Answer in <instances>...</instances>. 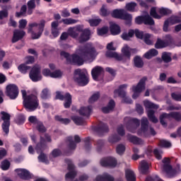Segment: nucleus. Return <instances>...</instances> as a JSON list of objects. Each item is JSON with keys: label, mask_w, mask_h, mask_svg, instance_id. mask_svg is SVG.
Instances as JSON below:
<instances>
[{"label": "nucleus", "mask_w": 181, "mask_h": 181, "mask_svg": "<svg viewBox=\"0 0 181 181\" xmlns=\"http://www.w3.org/2000/svg\"><path fill=\"white\" fill-rule=\"evenodd\" d=\"M36 129L38 131V132H40V134H45V132L47 131L46 127H45V124H43V122L40 121L39 123H37Z\"/></svg>", "instance_id": "3c124183"}, {"label": "nucleus", "mask_w": 181, "mask_h": 181, "mask_svg": "<svg viewBox=\"0 0 181 181\" xmlns=\"http://www.w3.org/2000/svg\"><path fill=\"white\" fill-rule=\"evenodd\" d=\"M115 108V101H114V100L112 99L109 101L107 106L102 107V112H103V114H110L111 111H114Z\"/></svg>", "instance_id": "bb28decb"}, {"label": "nucleus", "mask_w": 181, "mask_h": 181, "mask_svg": "<svg viewBox=\"0 0 181 181\" xmlns=\"http://www.w3.org/2000/svg\"><path fill=\"white\" fill-rule=\"evenodd\" d=\"M15 172L17 173L18 177L22 180H30L32 179L30 172L25 168H16Z\"/></svg>", "instance_id": "aec40b11"}, {"label": "nucleus", "mask_w": 181, "mask_h": 181, "mask_svg": "<svg viewBox=\"0 0 181 181\" xmlns=\"http://www.w3.org/2000/svg\"><path fill=\"white\" fill-rule=\"evenodd\" d=\"M139 125H141V120L136 118H132L128 121L127 128L129 131V132L135 134L136 128H138Z\"/></svg>", "instance_id": "6ab92c4d"}, {"label": "nucleus", "mask_w": 181, "mask_h": 181, "mask_svg": "<svg viewBox=\"0 0 181 181\" xmlns=\"http://www.w3.org/2000/svg\"><path fill=\"white\" fill-rule=\"evenodd\" d=\"M26 121V117L23 114L18 115L16 119L15 122L17 125H23V123Z\"/></svg>", "instance_id": "37998d69"}, {"label": "nucleus", "mask_w": 181, "mask_h": 181, "mask_svg": "<svg viewBox=\"0 0 181 181\" xmlns=\"http://www.w3.org/2000/svg\"><path fill=\"white\" fill-rule=\"evenodd\" d=\"M110 32L112 36H118L121 34V26L115 23H112L110 25Z\"/></svg>", "instance_id": "393cba45"}, {"label": "nucleus", "mask_w": 181, "mask_h": 181, "mask_svg": "<svg viewBox=\"0 0 181 181\" xmlns=\"http://www.w3.org/2000/svg\"><path fill=\"white\" fill-rule=\"evenodd\" d=\"M165 47H167L165 41L160 38H158L155 43V48L156 49H165Z\"/></svg>", "instance_id": "a18cd8bd"}, {"label": "nucleus", "mask_w": 181, "mask_h": 181, "mask_svg": "<svg viewBox=\"0 0 181 181\" xmlns=\"http://www.w3.org/2000/svg\"><path fill=\"white\" fill-rule=\"evenodd\" d=\"M40 97L42 100H49L50 98V93L49 92V89L45 88L42 90Z\"/></svg>", "instance_id": "09e8293b"}, {"label": "nucleus", "mask_w": 181, "mask_h": 181, "mask_svg": "<svg viewBox=\"0 0 181 181\" xmlns=\"http://www.w3.org/2000/svg\"><path fill=\"white\" fill-rule=\"evenodd\" d=\"M62 22H63L64 25H74V23L77 22V21L71 18H63L62 20Z\"/></svg>", "instance_id": "0e129e2a"}, {"label": "nucleus", "mask_w": 181, "mask_h": 181, "mask_svg": "<svg viewBox=\"0 0 181 181\" xmlns=\"http://www.w3.org/2000/svg\"><path fill=\"white\" fill-rule=\"evenodd\" d=\"M78 54H72L69 64L83 66L84 62H88V60H91V59H94L97 56V49H95V47L93 44L87 43L79 47Z\"/></svg>", "instance_id": "f257e3e1"}, {"label": "nucleus", "mask_w": 181, "mask_h": 181, "mask_svg": "<svg viewBox=\"0 0 181 181\" xmlns=\"http://www.w3.org/2000/svg\"><path fill=\"white\" fill-rule=\"evenodd\" d=\"M158 50L155 49H151L144 54V57L149 60L152 59V57H155V56H158Z\"/></svg>", "instance_id": "4c0bfd02"}, {"label": "nucleus", "mask_w": 181, "mask_h": 181, "mask_svg": "<svg viewBox=\"0 0 181 181\" xmlns=\"http://www.w3.org/2000/svg\"><path fill=\"white\" fill-rule=\"evenodd\" d=\"M117 164V159L114 157H106L100 160V165L103 168H115Z\"/></svg>", "instance_id": "a211bd4d"}, {"label": "nucleus", "mask_w": 181, "mask_h": 181, "mask_svg": "<svg viewBox=\"0 0 181 181\" xmlns=\"http://www.w3.org/2000/svg\"><path fill=\"white\" fill-rule=\"evenodd\" d=\"M161 59L163 63H170L172 62V53L163 52L161 55Z\"/></svg>", "instance_id": "58836bf2"}, {"label": "nucleus", "mask_w": 181, "mask_h": 181, "mask_svg": "<svg viewBox=\"0 0 181 181\" xmlns=\"http://www.w3.org/2000/svg\"><path fill=\"white\" fill-rule=\"evenodd\" d=\"M111 15L115 19L125 21L124 25H127V26H131L132 25V14L127 12L124 8H116L112 11Z\"/></svg>", "instance_id": "39448f33"}, {"label": "nucleus", "mask_w": 181, "mask_h": 181, "mask_svg": "<svg viewBox=\"0 0 181 181\" xmlns=\"http://www.w3.org/2000/svg\"><path fill=\"white\" fill-rule=\"evenodd\" d=\"M127 139L134 145H142L144 144V140L142 139L139 138L136 136H132L131 134L127 135Z\"/></svg>", "instance_id": "7c9ffc66"}, {"label": "nucleus", "mask_w": 181, "mask_h": 181, "mask_svg": "<svg viewBox=\"0 0 181 181\" xmlns=\"http://www.w3.org/2000/svg\"><path fill=\"white\" fill-rule=\"evenodd\" d=\"M170 118V113H163L160 115L159 119H160V124L163 127H168V123L166 122L165 119H169Z\"/></svg>", "instance_id": "e433bc0d"}, {"label": "nucleus", "mask_w": 181, "mask_h": 181, "mask_svg": "<svg viewBox=\"0 0 181 181\" xmlns=\"http://www.w3.org/2000/svg\"><path fill=\"white\" fill-rule=\"evenodd\" d=\"M160 146H161V148H170L172 143L168 140L163 139L160 141Z\"/></svg>", "instance_id": "e2e57ef3"}, {"label": "nucleus", "mask_w": 181, "mask_h": 181, "mask_svg": "<svg viewBox=\"0 0 181 181\" xmlns=\"http://www.w3.org/2000/svg\"><path fill=\"white\" fill-rule=\"evenodd\" d=\"M93 129L100 136L101 135H104V134H107V132H110L108 124L103 122H100L97 127H95Z\"/></svg>", "instance_id": "4be33fe9"}, {"label": "nucleus", "mask_w": 181, "mask_h": 181, "mask_svg": "<svg viewBox=\"0 0 181 181\" xmlns=\"http://www.w3.org/2000/svg\"><path fill=\"white\" fill-rule=\"evenodd\" d=\"M26 33L22 30L16 29L13 31V37L11 40L12 43H16L19 40H22V38L25 37Z\"/></svg>", "instance_id": "5701e85b"}, {"label": "nucleus", "mask_w": 181, "mask_h": 181, "mask_svg": "<svg viewBox=\"0 0 181 181\" xmlns=\"http://www.w3.org/2000/svg\"><path fill=\"white\" fill-rule=\"evenodd\" d=\"M0 115H1V119L4 121L1 124L2 130L6 135H8L11 127V115L5 111H1Z\"/></svg>", "instance_id": "9b49d317"}, {"label": "nucleus", "mask_w": 181, "mask_h": 181, "mask_svg": "<svg viewBox=\"0 0 181 181\" xmlns=\"http://www.w3.org/2000/svg\"><path fill=\"white\" fill-rule=\"evenodd\" d=\"M128 85L122 84L119 86L118 89L115 90V94H118L119 97L121 98H125L127 96V92L124 90V88H127Z\"/></svg>", "instance_id": "c85d7f7f"}, {"label": "nucleus", "mask_w": 181, "mask_h": 181, "mask_svg": "<svg viewBox=\"0 0 181 181\" xmlns=\"http://www.w3.org/2000/svg\"><path fill=\"white\" fill-rule=\"evenodd\" d=\"M125 177L127 181H136V175L132 170L127 169L125 170Z\"/></svg>", "instance_id": "72a5a7b5"}, {"label": "nucleus", "mask_w": 181, "mask_h": 181, "mask_svg": "<svg viewBox=\"0 0 181 181\" xmlns=\"http://www.w3.org/2000/svg\"><path fill=\"white\" fill-rule=\"evenodd\" d=\"M26 11H28V6H26V5H23L21 8L20 12L16 13V18H21L23 15H25V13H26Z\"/></svg>", "instance_id": "4d7b16f0"}, {"label": "nucleus", "mask_w": 181, "mask_h": 181, "mask_svg": "<svg viewBox=\"0 0 181 181\" xmlns=\"http://www.w3.org/2000/svg\"><path fill=\"white\" fill-rule=\"evenodd\" d=\"M91 111H93V107L89 105L88 107H81L78 110V112L80 115H82L83 117H90Z\"/></svg>", "instance_id": "c756f323"}, {"label": "nucleus", "mask_w": 181, "mask_h": 181, "mask_svg": "<svg viewBox=\"0 0 181 181\" xmlns=\"http://www.w3.org/2000/svg\"><path fill=\"white\" fill-rule=\"evenodd\" d=\"M170 118H173L177 122H180L181 121V112H170Z\"/></svg>", "instance_id": "49530a36"}, {"label": "nucleus", "mask_w": 181, "mask_h": 181, "mask_svg": "<svg viewBox=\"0 0 181 181\" xmlns=\"http://www.w3.org/2000/svg\"><path fill=\"white\" fill-rule=\"evenodd\" d=\"M67 142H69L68 144V148L70 149V151H74L76 148H77L76 144H80L81 142V139L80 138L79 135H75L74 136V141L73 140V136H69L66 139Z\"/></svg>", "instance_id": "412c9836"}, {"label": "nucleus", "mask_w": 181, "mask_h": 181, "mask_svg": "<svg viewBox=\"0 0 181 181\" xmlns=\"http://www.w3.org/2000/svg\"><path fill=\"white\" fill-rule=\"evenodd\" d=\"M181 19L180 16H172L169 18L165 21L163 27V32H168L169 30V23L170 25H176L177 23H180Z\"/></svg>", "instance_id": "f3484780"}, {"label": "nucleus", "mask_w": 181, "mask_h": 181, "mask_svg": "<svg viewBox=\"0 0 181 181\" xmlns=\"http://www.w3.org/2000/svg\"><path fill=\"white\" fill-rule=\"evenodd\" d=\"M72 99L73 98L71 96V94H70V93H66L64 95H63L60 91L56 92L55 100H60V101H64V100H65L64 103V108H70V107H71V104L73 103Z\"/></svg>", "instance_id": "9d476101"}, {"label": "nucleus", "mask_w": 181, "mask_h": 181, "mask_svg": "<svg viewBox=\"0 0 181 181\" xmlns=\"http://www.w3.org/2000/svg\"><path fill=\"white\" fill-rule=\"evenodd\" d=\"M71 119L72 121H74L76 125H84V124H86V120L84 119V118L80 116H73L71 117Z\"/></svg>", "instance_id": "a19ab883"}, {"label": "nucleus", "mask_w": 181, "mask_h": 181, "mask_svg": "<svg viewBox=\"0 0 181 181\" xmlns=\"http://www.w3.org/2000/svg\"><path fill=\"white\" fill-rule=\"evenodd\" d=\"M139 136H144L148 138L150 135L155 136L156 132L152 127H149V121L146 117H142L141 119V127L137 131Z\"/></svg>", "instance_id": "20e7f679"}, {"label": "nucleus", "mask_w": 181, "mask_h": 181, "mask_svg": "<svg viewBox=\"0 0 181 181\" xmlns=\"http://www.w3.org/2000/svg\"><path fill=\"white\" fill-rule=\"evenodd\" d=\"M105 142L104 140H98L95 143V145L96 146V149L98 152H101V149H103V147L104 146Z\"/></svg>", "instance_id": "bf43d9fd"}, {"label": "nucleus", "mask_w": 181, "mask_h": 181, "mask_svg": "<svg viewBox=\"0 0 181 181\" xmlns=\"http://www.w3.org/2000/svg\"><path fill=\"white\" fill-rule=\"evenodd\" d=\"M144 107L146 108H148L149 110H151L152 108L154 110H158V105L150 102L149 100H144Z\"/></svg>", "instance_id": "5fc2aeb1"}, {"label": "nucleus", "mask_w": 181, "mask_h": 181, "mask_svg": "<svg viewBox=\"0 0 181 181\" xmlns=\"http://www.w3.org/2000/svg\"><path fill=\"white\" fill-rule=\"evenodd\" d=\"M135 8H136V3L135 2L127 3L125 6V9L129 12H135Z\"/></svg>", "instance_id": "8fccbe9b"}, {"label": "nucleus", "mask_w": 181, "mask_h": 181, "mask_svg": "<svg viewBox=\"0 0 181 181\" xmlns=\"http://www.w3.org/2000/svg\"><path fill=\"white\" fill-rule=\"evenodd\" d=\"M144 25H148V26L155 25V21L149 14L144 15Z\"/></svg>", "instance_id": "c03bdc74"}, {"label": "nucleus", "mask_w": 181, "mask_h": 181, "mask_svg": "<svg viewBox=\"0 0 181 181\" xmlns=\"http://www.w3.org/2000/svg\"><path fill=\"white\" fill-rule=\"evenodd\" d=\"M131 52L135 54L136 53H138V49H136V48L129 49V47L127 45L122 49V54H119L117 52H112L111 51H107L105 56L110 59H115L117 62H123L125 63L127 60H131Z\"/></svg>", "instance_id": "f03ea898"}, {"label": "nucleus", "mask_w": 181, "mask_h": 181, "mask_svg": "<svg viewBox=\"0 0 181 181\" xmlns=\"http://www.w3.org/2000/svg\"><path fill=\"white\" fill-rule=\"evenodd\" d=\"M6 95L10 98V100H16L18 95H19V88L16 84H8L6 87Z\"/></svg>", "instance_id": "f8f14e48"}, {"label": "nucleus", "mask_w": 181, "mask_h": 181, "mask_svg": "<svg viewBox=\"0 0 181 181\" xmlns=\"http://www.w3.org/2000/svg\"><path fill=\"white\" fill-rule=\"evenodd\" d=\"M144 21H145V16H139L135 18V23L136 25H142L143 23L144 24Z\"/></svg>", "instance_id": "774afa93"}, {"label": "nucleus", "mask_w": 181, "mask_h": 181, "mask_svg": "<svg viewBox=\"0 0 181 181\" xmlns=\"http://www.w3.org/2000/svg\"><path fill=\"white\" fill-rule=\"evenodd\" d=\"M65 163L68 165V170H69V172L66 173L65 175V180H73L76 177V176H77V172L74 170L76 167L74 166V164L73 163V161L71 159L66 158Z\"/></svg>", "instance_id": "4468645a"}, {"label": "nucleus", "mask_w": 181, "mask_h": 181, "mask_svg": "<svg viewBox=\"0 0 181 181\" xmlns=\"http://www.w3.org/2000/svg\"><path fill=\"white\" fill-rule=\"evenodd\" d=\"M143 39L146 45H148V46H151V45H152V40H151V34L149 33L144 34V37Z\"/></svg>", "instance_id": "338daca9"}, {"label": "nucleus", "mask_w": 181, "mask_h": 181, "mask_svg": "<svg viewBox=\"0 0 181 181\" xmlns=\"http://www.w3.org/2000/svg\"><path fill=\"white\" fill-rule=\"evenodd\" d=\"M31 67L28 66L27 64H21L18 66V71H20V73H21V74H26V73H28V71H29V70H30Z\"/></svg>", "instance_id": "ea45409f"}, {"label": "nucleus", "mask_w": 181, "mask_h": 181, "mask_svg": "<svg viewBox=\"0 0 181 181\" xmlns=\"http://www.w3.org/2000/svg\"><path fill=\"white\" fill-rule=\"evenodd\" d=\"M103 73H104V69H103L101 66H97L92 69L91 76L93 80H98V77H100Z\"/></svg>", "instance_id": "a878e982"}, {"label": "nucleus", "mask_w": 181, "mask_h": 181, "mask_svg": "<svg viewBox=\"0 0 181 181\" xmlns=\"http://www.w3.org/2000/svg\"><path fill=\"white\" fill-rule=\"evenodd\" d=\"M46 148H47L46 140H45V138L41 136L40 142L36 145V147H35L37 153H40V152H43V151H45Z\"/></svg>", "instance_id": "cd10ccee"}, {"label": "nucleus", "mask_w": 181, "mask_h": 181, "mask_svg": "<svg viewBox=\"0 0 181 181\" xmlns=\"http://www.w3.org/2000/svg\"><path fill=\"white\" fill-rule=\"evenodd\" d=\"M74 81L79 86V87H86L90 83L88 73L86 70L77 69L74 71Z\"/></svg>", "instance_id": "423d86ee"}, {"label": "nucleus", "mask_w": 181, "mask_h": 181, "mask_svg": "<svg viewBox=\"0 0 181 181\" xmlns=\"http://www.w3.org/2000/svg\"><path fill=\"white\" fill-rule=\"evenodd\" d=\"M159 14L156 12V7H152L150 10V15L154 19H162V16H166L172 13V11L169 8H161L158 11Z\"/></svg>", "instance_id": "ddd939ff"}, {"label": "nucleus", "mask_w": 181, "mask_h": 181, "mask_svg": "<svg viewBox=\"0 0 181 181\" xmlns=\"http://www.w3.org/2000/svg\"><path fill=\"white\" fill-rule=\"evenodd\" d=\"M144 60H142V58L138 55L134 57V67H136L137 69H142L144 67Z\"/></svg>", "instance_id": "c9c22d12"}, {"label": "nucleus", "mask_w": 181, "mask_h": 181, "mask_svg": "<svg viewBox=\"0 0 181 181\" xmlns=\"http://www.w3.org/2000/svg\"><path fill=\"white\" fill-rule=\"evenodd\" d=\"M100 97V92H95L88 99L89 104H94L95 101H98Z\"/></svg>", "instance_id": "de8ad7c7"}, {"label": "nucleus", "mask_w": 181, "mask_h": 181, "mask_svg": "<svg viewBox=\"0 0 181 181\" xmlns=\"http://www.w3.org/2000/svg\"><path fill=\"white\" fill-rule=\"evenodd\" d=\"M164 42L167 47L168 46H172V45L175 43V41L173 40V37H172V35H165Z\"/></svg>", "instance_id": "603ef678"}, {"label": "nucleus", "mask_w": 181, "mask_h": 181, "mask_svg": "<svg viewBox=\"0 0 181 181\" xmlns=\"http://www.w3.org/2000/svg\"><path fill=\"white\" fill-rule=\"evenodd\" d=\"M45 26H46V21L45 20H41L40 23H31L28 24V33L31 34L33 40L40 39L45 30Z\"/></svg>", "instance_id": "7ed1b4c3"}, {"label": "nucleus", "mask_w": 181, "mask_h": 181, "mask_svg": "<svg viewBox=\"0 0 181 181\" xmlns=\"http://www.w3.org/2000/svg\"><path fill=\"white\" fill-rule=\"evenodd\" d=\"M29 78L33 83H37L42 80V74L40 66H34L30 71Z\"/></svg>", "instance_id": "2eb2a0df"}, {"label": "nucleus", "mask_w": 181, "mask_h": 181, "mask_svg": "<svg viewBox=\"0 0 181 181\" xmlns=\"http://www.w3.org/2000/svg\"><path fill=\"white\" fill-rule=\"evenodd\" d=\"M146 80H148V78L143 77L136 86H133L134 94L132 98L134 100H136V98L139 97V93H142V90H145V83L146 82Z\"/></svg>", "instance_id": "dca6fc26"}, {"label": "nucleus", "mask_w": 181, "mask_h": 181, "mask_svg": "<svg viewBox=\"0 0 181 181\" xmlns=\"http://www.w3.org/2000/svg\"><path fill=\"white\" fill-rule=\"evenodd\" d=\"M140 173L141 175H148L149 173V164L146 160L141 161Z\"/></svg>", "instance_id": "473e14b6"}, {"label": "nucleus", "mask_w": 181, "mask_h": 181, "mask_svg": "<svg viewBox=\"0 0 181 181\" xmlns=\"http://www.w3.org/2000/svg\"><path fill=\"white\" fill-rule=\"evenodd\" d=\"M88 22L90 26H98L101 23V18H92Z\"/></svg>", "instance_id": "680f3d73"}, {"label": "nucleus", "mask_w": 181, "mask_h": 181, "mask_svg": "<svg viewBox=\"0 0 181 181\" xmlns=\"http://www.w3.org/2000/svg\"><path fill=\"white\" fill-rule=\"evenodd\" d=\"M91 35V30L88 28H86L82 30V33L79 37V43H84L90 40V36Z\"/></svg>", "instance_id": "b1692460"}, {"label": "nucleus", "mask_w": 181, "mask_h": 181, "mask_svg": "<svg viewBox=\"0 0 181 181\" xmlns=\"http://www.w3.org/2000/svg\"><path fill=\"white\" fill-rule=\"evenodd\" d=\"M134 36H136L137 39H140L141 40H144V37L145 36V34L144 33V31L140 30L138 28L136 29H129L128 30V33L127 31H124L122 34L120 35V37L122 39V40H126L127 42H129Z\"/></svg>", "instance_id": "6e6552de"}, {"label": "nucleus", "mask_w": 181, "mask_h": 181, "mask_svg": "<svg viewBox=\"0 0 181 181\" xmlns=\"http://www.w3.org/2000/svg\"><path fill=\"white\" fill-rule=\"evenodd\" d=\"M147 116H148V118L149 121L153 122V124H158V122H159V120L155 116V110H148L147 111Z\"/></svg>", "instance_id": "f704fd0d"}, {"label": "nucleus", "mask_w": 181, "mask_h": 181, "mask_svg": "<svg viewBox=\"0 0 181 181\" xmlns=\"http://www.w3.org/2000/svg\"><path fill=\"white\" fill-rule=\"evenodd\" d=\"M23 105L25 110H28L30 112H33V111H36L37 108H40L39 98L34 94L29 95L25 99V101H23Z\"/></svg>", "instance_id": "0eeeda50"}, {"label": "nucleus", "mask_w": 181, "mask_h": 181, "mask_svg": "<svg viewBox=\"0 0 181 181\" xmlns=\"http://www.w3.org/2000/svg\"><path fill=\"white\" fill-rule=\"evenodd\" d=\"M91 139L90 137H86L84 139L83 142H85V148L87 152L91 149Z\"/></svg>", "instance_id": "052dcab7"}, {"label": "nucleus", "mask_w": 181, "mask_h": 181, "mask_svg": "<svg viewBox=\"0 0 181 181\" xmlns=\"http://www.w3.org/2000/svg\"><path fill=\"white\" fill-rule=\"evenodd\" d=\"M162 162L164 163L163 170L167 175L168 177H170V179L175 177L177 171L176 170V168H173V167L170 165V158L165 157L162 160Z\"/></svg>", "instance_id": "1a4fd4ad"}, {"label": "nucleus", "mask_w": 181, "mask_h": 181, "mask_svg": "<svg viewBox=\"0 0 181 181\" xmlns=\"http://www.w3.org/2000/svg\"><path fill=\"white\" fill-rule=\"evenodd\" d=\"M55 121H58V122H61V124H64V125H69L71 120L69 118H63L62 116L56 115L54 117Z\"/></svg>", "instance_id": "79ce46f5"}, {"label": "nucleus", "mask_w": 181, "mask_h": 181, "mask_svg": "<svg viewBox=\"0 0 181 181\" xmlns=\"http://www.w3.org/2000/svg\"><path fill=\"white\" fill-rule=\"evenodd\" d=\"M95 181H114V177L111 175L104 173L102 175H98L95 180Z\"/></svg>", "instance_id": "2f4dec72"}, {"label": "nucleus", "mask_w": 181, "mask_h": 181, "mask_svg": "<svg viewBox=\"0 0 181 181\" xmlns=\"http://www.w3.org/2000/svg\"><path fill=\"white\" fill-rule=\"evenodd\" d=\"M116 151L118 155H124V152H125V146L124 144L117 145Z\"/></svg>", "instance_id": "69168bd1"}, {"label": "nucleus", "mask_w": 181, "mask_h": 181, "mask_svg": "<svg viewBox=\"0 0 181 181\" xmlns=\"http://www.w3.org/2000/svg\"><path fill=\"white\" fill-rule=\"evenodd\" d=\"M121 141V136H118V134H113L111 135L109 138H108V141L110 144H115L116 142H118Z\"/></svg>", "instance_id": "864d4df0"}, {"label": "nucleus", "mask_w": 181, "mask_h": 181, "mask_svg": "<svg viewBox=\"0 0 181 181\" xmlns=\"http://www.w3.org/2000/svg\"><path fill=\"white\" fill-rule=\"evenodd\" d=\"M11 168V163L7 159L1 162V168L2 170H8Z\"/></svg>", "instance_id": "13d9d810"}, {"label": "nucleus", "mask_w": 181, "mask_h": 181, "mask_svg": "<svg viewBox=\"0 0 181 181\" xmlns=\"http://www.w3.org/2000/svg\"><path fill=\"white\" fill-rule=\"evenodd\" d=\"M40 155L38 156V160L39 162H42V163H49V160H47V156L46 154L42 152H40Z\"/></svg>", "instance_id": "6e6d98bb"}]
</instances>
